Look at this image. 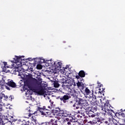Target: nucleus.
Segmentation results:
<instances>
[{
  "mask_svg": "<svg viewBox=\"0 0 125 125\" xmlns=\"http://www.w3.org/2000/svg\"><path fill=\"white\" fill-rule=\"evenodd\" d=\"M7 68H9V67H8V66H7Z\"/></svg>",
  "mask_w": 125,
  "mask_h": 125,
  "instance_id": "nucleus-63",
  "label": "nucleus"
},
{
  "mask_svg": "<svg viewBox=\"0 0 125 125\" xmlns=\"http://www.w3.org/2000/svg\"><path fill=\"white\" fill-rule=\"evenodd\" d=\"M26 84L30 90H31L33 92L37 93L38 95H43V94H44V90H43V89L39 85L36 84H31L28 83H27Z\"/></svg>",
  "mask_w": 125,
  "mask_h": 125,
  "instance_id": "nucleus-1",
  "label": "nucleus"
},
{
  "mask_svg": "<svg viewBox=\"0 0 125 125\" xmlns=\"http://www.w3.org/2000/svg\"><path fill=\"white\" fill-rule=\"evenodd\" d=\"M4 124L3 120L0 117V125H4Z\"/></svg>",
  "mask_w": 125,
  "mask_h": 125,
  "instance_id": "nucleus-35",
  "label": "nucleus"
},
{
  "mask_svg": "<svg viewBox=\"0 0 125 125\" xmlns=\"http://www.w3.org/2000/svg\"><path fill=\"white\" fill-rule=\"evenodd\" d=\"M103 121H102V120L100 119V118H97L96 123L98 124V125H101V124L103 123Z\"/></svg>",
  "mask_w": 125,
  "mask_h": 125,
  "instance_id": "nucleus-27",
  "label": "nucleus"
},
{
  "mask_svg": "<svg viewBox=\"0 0 125 125\" xmlns=\"http://www.w3.org/2000/svg\"><path fill=\"white\" fill-rule=\"evenodd\" d=\"M122 117H123V118H125V113H122L121 114Z\"/></svg>",
  "mask_w": 125,
  "mask_h": 125,
  "instance_id": "nucleus-45",
  "label": "nucleus"
},
{
  "mask_svg": "<svg viewBox=\"0 0 125 125\" xmlns=\"http://www.w3.org/2000/svg\"><path fill=\"white\" fill-rule=\"evenodd\" d=\"M22 57H24L23 56H15L14 59V63L17 65L18 67L19 68H20V67H22V61H23V59H22Z\"/></svg>",
  "mask_w": 125,
  "mask_h": 125,
  "instance_id": "nucleus-2",
  "label": "nucleus"
},
{
  "mask_svg": "<svg viewBox=\"0 0 125 125\" xmlns=\"http://www.w3.org/2000/svg\"><path fill=\"white\" fill-rule=\"evenodd\" d=\"M42 109V111L43 112H45V111H47V109L45 108V106H43V108H41Z\"/></svg>",
  "mask_w": 125,
  "mask_h": 125,
  "instance_id": "nucleus-41",
  "label": "nucleus"
},
{
  "mask_svg": "<svg viewBox=\"0 0 125 125\" xmlns=\"http://www.w3.org/2000/svg\"><path fill=\"white\" fill-rule=\"evenodd\" d=\"M13 65H14V64H12V66H13Z\"/></svg>",
  "mask_w": 125,
  "mask_h": 125,
  "instance_id": "nucleus-61",
  "label": "nucleus"
},
{
  "mask_svg": "<svg viewBox=\"0 0 125 125\" xmlns=\"http://www.w3.org/2000/svg\"><path fill=\"white\" fill-rule=\"evenodd\" d=\"M111 123H109L107 125H115V123L113 121V120H111Z\"/></svg>",
  "mask_w": 125,
  "mask_h": 125,
  "instance_id": "nucleus-42",
  "label": "nucleus"
},
{
  "mask_svg": "<svg viewBox=\"0 0 125 125\" xmlns=\"http://www.w3.org/2000/svg\"><path fill=\"white\" fill-rule=\"evenodd\" d=\"M89 98L91 105H95L96 104V96L93 95V91H92V93L90 95Z\"/></svg>",
  "mask_w": 125,
  "mask_h": 125,
  "instance_id": "nucleus-4",
  "label": "nucleus"
},
{
  "mask_svg": "<svg viewBox=\"0 0 125 125\" xmlns=\"http://www.w3.org/2000/svg\"><path fill=\"white\" fill-rule=\"evenodd\" d=\"M63 117H70V112L66 110H64L63 112Z\"/></svg>",
  "mask_w": 125,
  "mask_h": 125,
  "instance_id": "nucleus-24",
  "label": "nucleus"
},
{
  "mask_svg": "<svg viewBox=\"0 0 125 125\" xmlns=\"http://www.w3.org/2000/svg\"><path fill=\"white\" fill-rule=\"evenodd\" d=\"M1 99H3L4 100H6L7 101L8 100V97L7 96H5V95L2 93H0V100Z\"/></svg>",
  "mask_w": 125,
  "mask_h": 125,
  "instance_id": "nucleus-18",
  "label": "nucleus"
},
{
  "mask_svg": "<svg viewBox=\"0 0 125 125\" xmlns=\"http://www.w3.org/2000/svg\"><path fill=\"white\" fill-rule=\"evenodd\" d=\"M104 109H106V110H107L108 109L111 108V104H110V103H109V101L107 100L105 102V103H104Z\"/></svg>",
  "mask_w": 125,
  "mask_h": 125,
  "instance_id": "nucleus-16",
  "label": "nucleus"
},
{
  "mask_svg": "<svg viewBox=\"0 0 125 125\" xmlns=\"http://www.w3.org/2000/svg\"><path fill=\"white\" fill-rule=\"evenodd\" d=\"M100 111H102L101 113L102 114V116H104H104H106V109H105V110H100Z\"/></svg>",
  "mask_w": 125,
  "mask_h": 125,
  "instance_id": "nucleus-32",
  "label": "nucleus"
},
{
  "mask_svg": "<svg viewBox=\"0 0 125 125\" xmlns=\"http://www.w3.org/2000/svg\"><path fill=\"white\" fill-rule=\"evenodd\" d=\"M104 90H105V88L103 87L101 88V90H99L98 93H100V94H102L103 92H104Z\"/></svg>",
  "mask_w": 125,
  "mask_h": 125,
  "instance_id": "nucleus-31",
  "label": "nucleus"
},
{
  "mask_svg": "<svg viewBox=\"0 0 125 125\" xmlns=\"http://www.w3.org/2000/svg\"><path fill=\"white\" fill-rule=\"evenodd\" d=\"M0 86H1V84H0Z\"/></svg>",
  "mask_w": 125,
  "mask_h": 125,
  "instance_id": "nucleus-59",
  "label": "nucleus"
},
{
  "mask_svg": "<svg viewBox=\"0 0 125 125\" xmlns=\"http://www.w3.org/2000/svg\"><path fill=\"white\" fill-rule=\"evenodd\" d=\"M76 101H77V100H73L71 101L70 102V104H75V103H76Z\"/></svg>",
  "mask_w": 125,
  "mask_h": 125,
  "instance_id": "nucleus-38",
  "label": "nucleus"
},
{
  "mask_svg": "<svg viewBox=\"0 0 125 125\" xmlns=\"http://www.w3.org/2000/svg\"><path fill=\"white\" fill-rule=\"evenodd\" d=\"M28 60L29 61H32L33 60V59H32V58H28Z\"/></svg>",
  "mask_w": 125,
  "mask_h": 125,
  "instance_id": "nucleus-51",
  "label": "nucleus"
},
{
  "mask_svg": "<svg viewBox=\"0 0 125 125\" xmlns=\"http://www.w3.org/2000/svg\"><path fill=\"white\" fill-rule=\"evenodd\" d=\"M66 121H68V119H66Z\"/></svg>",
  "mask_w": 125,
  "mask_h": 125,
  "instance_id": "nucleus-62",
  "label": "nucleus"
},
{
  "mask_svg": "<svg viewBox=\"0 0 125 125\" xmlns=\"http://www.w3.org/2000/svg\"><path fill=\"white\" fill-rule=\"evenodd\" d=\"M34 60L36 62H37V61L36 60H38V63H39L40 64H42L43 63H46V59H41V58H35Z\"/></svg>",
  "mask_w": 125,
  "mask_h": 125,
  "instance_id": "nucleus-14",
  "label": "nucleus"
},
{
  "mask_svg": "<svg viewBox=\"0 0 125 125\" xmlns=\"http://www.w3.org/2000/svg\"><path fill=\"white\" fill-rule=\"evenodd\" d=\"M32 114L31 113H29L28 116H29V117H31L32 116Z\"/></svg>",
  "mask_w": 125,
  "mask_h": 125,
  "instance_id": "nucleus-53",
  "label": "nucleus"
},
{
  "mask_svg": "<svg viewBox=\"0 0 125 125\" xmlns=\"http://www.w3.org/2000/svg\"><path fill=\"white\" fill-rule=\"evenodd\" d=\"M63 117V116L62 114H60V113H58L56 115L55 118H57L58 120H60Z\"/></svg>",
  "mask_w": 125,
  "mask_h": 125,
  "instance_id": "nucleus-29",
  "label": "nucleus"
},
{
  "mask_svg": "<svg viewBox=\"0 0 125 125\" xmlns=\"http://www.w3.org/2000/svg\"><path fill=\"white\" fill-rule=\"evenodd\" d=\"M71 120H73V122H75V123H76V122H77L78 120H79L77 114H75L74 116H72V119Z\"/></svg>",
  "mask_w": 125,
  "mask_h": 125,
  "instance_id": "nucleus-25",
  "label": "nucleus"
},
{
  "mask_svg": "<svg viewBox=\"0 0 125 125\" xmlns=\"http://www.w3.org/2000/svg\"><path fill=\"white\" fill-rule=\"evenodd\" d=\"M76 84L78 88H79V89H81V90H83V89H84V84H83V83L78 81V83H76Z\"/></svg>",
  "mask_w": 125,
  "mask_h": 125,
  "instance_id": "nucleus-12",
  "label": "nucleus"
},
{
  "mask_svg": "<svg viewBox=\"0 0 125 125\" xmlns=\"http://www.w3.org/2000/svg\"><path fill=\"white\" fill-rule=\"evenodd\" d=\"M78 101L79 102L80 105H81V107H87V106H88V103H87L86 100H84L83 99H79Z\"/></svg>",
  "mask_w": 125,
  "mask_h": 125,
  "instance_id": "nucleus-7",
  "label": "nucleus"
},
{
  "mask_svg": "<svg viewBox=\"0 0 125 125\" xmlns=\"http://www.w3.org/2000/svg\"><path fill=\"white\" fill-rule=\"evenodd\" d=\"M7 85L10 86V87H12L13 88H16L17 85H16V83L13 82L12 80L8 81L7 83Z\"/></svg>",
  "mask_w": 125,
  "mask_h": 125,
  "instance_id": "nucleus-10",
  "label": "nucleus"
},
{
  "mask_svg": "<svg viewBox=\"0 0 125 125\" xmlns=\"http://www.w3.org/2000/svg\"><path fill=\"white\" fill-rule=\"evenodd\" d=\"M67 125H76V123L73 120L70 119L69 121L67 122Z\"/></svg>",
  "mask_w": 125,
  "mask_h": 125,
  "instance_id": "nucleus-22",
  "label": "nucleus"
},
{
  "mask_svg": "<svg viewBox=\"0 0 125 125\" xmlns=\"http://www.w3.org/2000/svg\"><path fill=\"white\" fill-rule=\"evenodd\" d=\"M76 115L77 116L78 119H82V118H83V116H82L81 114H76Z\"/></svg>",
  "mask_w": 125,
  "mask_h": 125,
  "instance_id": "nucleus-36",
  "label": "nucleus"
},
{
  "mask_svg": "<svg viewBox=\"0 0 125 125\" xmlns=\"http://www.w3.org/2000/svg\"><path fill=\"white\" fill-rule=\"evenodd\" d=\"M110 119H111V118H109V120H110Z\"/></svg>",
  "mask_w": 125,
  "mask_h": 125,
  "instance_id": "nucleus-64",
  "label": "nucleus"
},
{
  "mask_svg": "<svg viewBox=\"0 0 125 125\" xmlns=\"http://www.w3.org/2000/svg\"><path fill=\"white\" fill-rule=\"evenodd\" d=\"M107 111V113L109 116H111V117H114L116 116V113L114 112V110H112L111 108H108L106 109Z\"/></svg>",
  "mask_w": 125,
  "mask_h": 125,
  "instance_id": "nucleus-15",
  "label": "nucleus"
},
{
  "mask_svg": "<svg viewBox=\"0 0 125 125\" xmlns=\"http://www.w3.org/2000/svg\"><path fill=\"white\" fill-rule=\"evenodd\" d=\"M85 93L86 95H89V97H90V95H91L92 93H91V91H90V90H89L88 88L86 87L85 89Z\"/></svg>",
  "mask_w": 125,
  "mask_h": 125,
  "instance_id": "nucleus-20",
  "label": "nucleus"
},
{
  "mask_svg": "<svg viewBox=\"0 0 125 125\" xmlns=\"http://www.w3.org/2000/svg\"><path fill=\"white\" fill-rule=\"evenodd\" d=\"M71 98V96H68L67 95H64L63 96H60L58 97V99H60L62 102H63V103H66L67 102V101L68 99H70Z\"/></svg>",
  "mask_w": 125,
  "mask_h": 125,
  "instance_id": "nucleus-5",
  "label": "nucleus"
},
{
  "mask_svg": "<svg viewBox=\"0 0 125 125\" xmlns=\"http://www.w3.org/2000/svg\"><path fill=\"white\" fill-rule=\"evenodd\" d=\"M31 120L33 122H34V123H36V122H37V118L36 117V116L35 115L32 116Z\"/></svg>",
  "mask_w": 125,
  "mask_h": 125,
  "instance_id": "nucleus-33",
  "label": "nucleus"
},
{
  "mask_svg": "<svg viewBox=\"0 0 125 125\" xmlns=\"http://www.w3.org/2000/svg\"><path fill=\"white\" fill-rule=\"evenodd\" d=\"M86 113L88 114V117L89 118H94V117H95V115L94 114L91 113V112H87Z\"/></svg>",
  "mask_w": 125,
  "mask_h": 125,
  "instance_id": "nucleus-28",
  "label": "nucleus"
},
{
  "mask_svg": "<svg viewBox=\"0 0 125 125\" xmlns=\"http://www.w3.org/2000/svg\"><path fill=\"white\" fill-rule=\"evenodd\" d=\"M5 87L8 90H10V88L9 87V86H6Z\"/></svg>",
  "mask_w": 125,
  "mask_h": 125,
  "instance_id": "nucleus-47",
  "label": "nucleus"
},
{
  "mask_svg": "<svg viewBox=\"0 0 125 125\" xmlns=\"http://www.w3.org/2000/svg\"><path fill=\"white\" fill-rule=\"evenodd\" d=\"M89 123L91 125H92V124H93L92 123V121H89Z\"/></svg>",
  "mask_w": 125,
  "mask_h": 125,
  "instance_id": "nucleus-52",
  "label": "nucleus"
},
{
  "mask_svg": "<svg viewBox=\"0 0 125 125\" xmlns=\"http://www.w3.org/2000/svg\"><path fill=\"white\" fill-rule=\"evenodd\" d=\"M1 116H2V115L1 114V113L0 112V118H1Z\"/></svg>",
  "mask_w": 125,
  "mask_h": 125,
  "instance_id": "nucleus-54",
  "label": "nucleus"
},
{
  "mask_svg": "<svg viewBox=\"0 0 125 125\" xmlns=\"http://www.w3.org/2000/svg\"><path fill=\"white\" fill-rule=\"evenodd\" d=\"M81 114L82 117H84V116H85L84 113H81Z\"/></svg>",
  "mask_w": 125,
  "mask_h": 125,
  "instance_id": "nucleus-50",
  "label": "nucleus"
},
{
  "mask_svg": "<svg viewBox=\"0 0 125 125\" xmlns=\"http://www.w3.org/2000/svg\"><path fill=\"white\" fill-rule=\"evenodd\" d=\"M62 67V63L60 62H55L54 68L55 71H60Z\"/></svg>",
  "mask_w": 125,
  "mask_h": 125,
  "instance_id": "nucleus-6",
  "label": "nucleus"
},
{
  "mask_svg": "<svg viewBox=\"0 0 125 125\" xmlns=\"http://www.w3.org/2000/svg\"><path fill=\"white\" fill-rule=\"evenodd\" d=\"M6 119L10 122V123H13L14 122V119L13 116H9L6 118Z\"/></svg>",
  "mask_w": 125,
  "mask_h": 125,
  "instance_id": "nucleus-21",
  "label": "nucleus"
},
{
  "mask_svg": "<svg viewBox=\"0 0 125 125\" xmlns=\"http://www.w3.org/2000/svg\"><path fill=\"white\" fill-rule=\"evenodd\" d=\"M4 67H5V66H6V65H7V62H4Z\"/></svg>",
  "mask_w": 125,
  "mask_h": 125,
  "instance_id": "nucleus-49",
  "label": "nucleus"
},
{
  "mask_svg": "<svg viewBox=\"0 0 125 125\" xmlns=\"http://www.w3.org/2000/svg\"><path fill=\"white\" fill-rule=\"evenodd\" d=\"M104 123L105 124H108V121H105Z\"/></svg>",
  "mask_w": 125,
  "mask_h": 125,
  "instance_id": "nucleus-56",
  "label": "nucleus"
},
{
  "mask_svg": "<svg viewBox=\"0 0 125 125\" xmlns=\"http://www.w3.org/2000/svg\"><path fill=\"white\" fill-rule=\"evenodd\" d=\"M54 87H59V86H60V84H59V83H58V82L55 81L54 82Z\"/></svg>",
  "mask_w": 125,
  "mask_h": 125,
  "instance_id": "nucleus-30",
  "label": "nucleus"
},
{
  "mask_svg": "<svg viewBox=\"0 0 125 125\" xmlns=\"http://www.w3.org/2000/svg\"><path fill=\"white\" fill-rule=\"evenodd\" d=\"M97 83H98V86L99 87L98 88V90H101V88H102V87H103V84H101V83H100L99 82V81L97 82Z\"/></svg>",
  "mask_w": 125,
  "mask_h": 125,
  "instance_id": "nucleus-26",
  "label": "nucleus"
},
{
  "mask_svg": "<svg viewBox=\"0 0 125 125\" xmlns=\"http://www.w3.org/2000/svg\"><path fill=\"white\" fill-rule=\"evenodd\" d=\"M76 83H74V86H76Z\"/></svg>",
  "mask_w": 125,
  "mask_h": 125,
  "instance_id": "nucleus-57",
  "label": "nucleus"
},
{
  "mask_svg": "<svg viewBox=\"0 0 125 125\" xmlns=\"http://www.w3.org/2000/svg\"><path fill=\"white\" fill-rule=\"evenodd\" d=\"M58 122V121L56 120L55 121H54V122H53L52 123V125H58V124H57V122Z\"/></svg>",
  "mask_w": 125,
  "mask_h": 125,
  "instance_id": "nucleus-40",
  "label": "nucleus"
},
{
  "mask_svg": "<svg viewBox=\"0 0 125 125\" xmlns=\"http://www.w3.org/2000/svg\"><path fill=\"white\" fill-rule=\"evenodd\" d=\"M49 102L50 103L51 105H53V103H54V102H53L51 100H50Z\"/></svg>",
  "mask_w": 125,
  "mask_h": 125,
  "instance_id": "nucleus-43",
  "label": "nucleus"
},
{
  "mask_svg": "<svg viewBox=\"0 0 125 125\" xmlns=\"http://www.w3.org/2000/svg\"><path fill=\"white\" fill-rule=\"evenodd\" d=\"M121 111H122V112L124 111V110H123V109H121Z\"/></svg>",
  "mask_w": 125,
  "mask_h": 125,
  "instance_id": "nucleus-58",
  "label": "nucleus"
},
{
  "mask_svg": "<svg viewBox=\"0 0 125 125\" xmlns=\"http://www.w3.org/2000/svg\"><path fill=\"white\" fill-rule=\"evenodd\" d=\"M59 113L60 114V115H62V116L64 115V111L61 110L60 109Z\"/></svg>",
  "mask_w": 125,
  "mask_h": 125,
  "instance_id": "nucleus-39",
  "label": "nucleus"
},
{
  "mask_svg": "<svg viewBox=\"0 0 125 125\" xmlns=\"http://www.w3.org/2000/svg\"><path fill=\"white\" fill-rule=\"evenodd\" d=\"M46 64H47L48 66L54 68V65L55 64V62L52 61V59H51L50 60H46Z\"/></svg>",
  "mask_w": 125,
  "mask_h": 125,
  "instance_id": "nucleus-11",
  "label": "nucleus"
},
{
  "mask_svg": "<svg viewBox=\"0 0 125 125\" xmlns=\"http://www.w3.org/2000/svg\"><path fill=\"white\" fill-rule=\"evenodd\" d=\"M76 78L77 79V80H79L80 78H81V76H80V75H76Z\"/></svg>",
  "mask_w": 125,
  "mask_h": 125,
  "instance_id": "nucleus-44",
  "label": "nucleus"
},
{
  "mask_svg": "<svg viewBox=\"0 0 125 125\" xmlns=\"http://www.w3.org/2000/svg\"><path fill=\"white\" fill-rule=\"evenodd\" d=\"M62 86L68 93H72V89L71 88V86L72 85L69 83H62Z\"/></svg>",
  "mask_w": 125,
  "mask_h": 125,
  "instance_id": "nucleus-3",
  "label": "nucleus"
},
{
  "mask_svg": "<svg viewBox=\"0 0 125 125\" xmlns=\"http://www.w3.org/2000/svg\"><path fill=\"white\" fill-rule=\"evenodd\" d=\"M37 67L38 69H42V65H38Z\"/></svg>",
  "mask_w": 125,
  "mask_h": 125,
  "instance_id": "nucleus-46",
  "label": "nucleus"
},
{
  "mask_svg": "<svg viewBox=\"0 0 125 125\" xmlns=\"http://www.w3.org/2000/svg\"><path fill=\"white\" fill-rule=\"evenodd\" d=\"M38 108L39 111H40L42 116H45V117H47V116H50V115H51V113L50 112V111H42V108L39 106L38 107Z\"/></svg>",
  "mask_w": 125,
  "mask_h": 125,
  "instance_id": "nucleus-8",
  "label": "nucleus"
},
{
  "mask_svg": "<svg viewBox=\"0 0 125 125\" xmlns=\"http://www.w3.org/2000/svg\"><path fill=\"white\" fill-rule=\"evenodd\" d=\"M1 80H0V84H4V83H5V80H4V78H1Z\"/></svg>",
  "mask_w": 125,
  "mask_h": 125,
  "instance_id": "nucleus-34",
  "label": "nucleus"
},
{
  "mask_svg": "<svg viewBox=\"0 0 125 125\" xmlns=\"http://www.w3.org/2000/svg\"><path fill=\"white\" fill-rule=\"evenodd\" d=\"M73 107H75L77 110L80 108L82 109V105H81V104H80V102H79V101H78L77 100H76L75 104L73 105Z\"/></svg>",
  "mask_w": 125,
  "mask_h": 125,
  "instance_id": "nucleus-13",
  "label": "nucleus"
},
{
  "mask_svg": "<svg viewBox=\"0 0 125 125\" xmlns=\"http://www.w3.org/2000/svg\"><path fill=\"white\" fill-rule=\"evenodd\" d=\"M48 108H49V109H51V106H48Z\"/></svg>",
  "mask_w": 125,
  "mask_h": 125,
  "instance_id": "nucleus-55",
  "label": "nucleus"
},
{
  "mask_svg": "<svg viewBox=\"0 0 125 125\" xmlns=\"http://www.w3.org/2000/svg\"><path fill=\"white\" fill-rule=\"evenodd\" d=\"M2 111H3V109L2 108V104H0V112H2Z\"/></svg>",
  "mask_w": 125,
  "mask_h": 125,
  "instance_id": "nucleus-37",
  "label": "nucleus"
},
{
  "mask_svg": "<svg viewBox=\"0 0 125 125\" xmlns=\"http://www.w3.org/2000/svg\"><path fill=\"white\" fill-rule=\"evenodd\" d=\"M60 109V108H57L56 109H54L52 110L53 113L55 116H56V115L59 113Z\"/></svg>",
  "mask_w": 125,
  "mask_h": 125,
  "instance_id": "nucleus-23",
  "label": "nucleus"
},
{
  "mask_svg": "<svg viewBox=\"0 0 125 125\" xmlns=\"http://www.w3.org/2000/svg\"><path fill=\"white\" fill-rule=\"evenodd\" d=\"M78 75H79L80 78H84L85 77V72L83 70H81L79 71Z\"/></svg>",
  "mask_w": 125,
  "mask_h": 125,
  "instance_id": "nucleus-19",
  "label": "nucleus"
},
{
  "mask_svg": "<svg viewBox=\"0 0 125 125\" xmlns=\"http://www.w3.org/2000/svg\"><path fill=\"white\" fill-rule=\"evenodd\" d=\"M92 105L93 106H91L92 110H93L94 111H97V109L99 110V111L100 110H105V108L103 107V105H96L95 104Z\"/></svg>",
  "mask_w": 125,
  "mask_h": 125,
  "instance_id": "nucleus-9",
  "label": "nucleus"
},
{
  "mask_svg": "<svg viewBox=\"0 0 125 125\" xmlns=\"http://www.w3.org/2000/svg\"><path fill=\"white\" fill-rule=\"evenodd\" d=\"M9 100H10L11 101L12 100V96H10L9 97Z\"/></svg>",
  "mask_w": 125,
  "mask_h": 125,
  "instance_id": "nucleus-48",
  "label": "nucleus"
},
{
  "mask_svg": "<svg viewBox=\"0 0 125 125\" xmlns=\"http://www.w3.org/2000/svg\"><path fill=\"white\" fill-rule=\"evenodd\" d=\"M92 125H95V124H93Z\"/></svg>",
  "mask_w": 125,
  "mask_h": 125,
  "instance_id": "nucleus-60",
  "label": "nucleus"
},
{
  "mask_svg": "<svg viewBox=\"0 0 125 125\" xmlns=\"http://www.w3.org/2000/svg\"><path fill=\"white\" fill-rule=\"evenodd\" d=\"M69 94H71V96H73L74 98H77L78 97V92H77L75 89H73L72 92L69 93Z\"/></svg>",
  "mask_w": 125,
  "mask_h": 125,
  "instance_id": "nucleus-17",
  "label": "nucleus"
}]
</instances>
